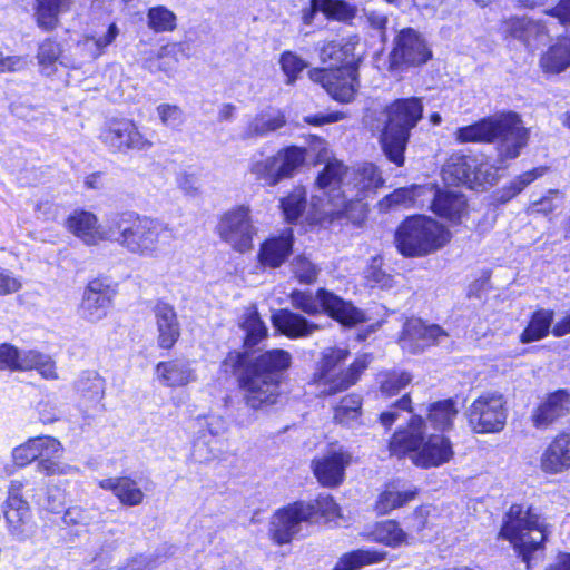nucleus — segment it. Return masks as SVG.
Here are the masks:
<instances>
[{
    "mask_svg": "<svg viewBox=\"0 0 570 570\" xmlns=\"http://www.w3.org/2000/svg\"><path fill=\"white\" fill-rule=\"evenodd\" d=\"M377 380L381 392L386 396H393L411 383L412 375L405 371L392 370L381 372Z\"/></svg>",
    "mask_w": 570,
    "mask_h": 570,
    "instance_id": "51",
    "label": "nucleus"
},
{
    "mask_svg": "<svg viewBox=\"0 0 570 570\" xmlns=\"http://www.w3.org/2000/svg\"><path fill=\"white\" fill-rule=\"evenodd\" d=\"M432 53L421 35L412 29H402L394 40L390 55V68L403 69L425 63Z\"/></svg>",
    "mask_w": 570,
    "mask_h": 570,
    "instance_id": "17",
    "label": "nucleus"
},
{
    "mask_svg": "<svg viewBox=\"0 0 570 570\" xmlns=\"http://www.w3.org/2000/svg\"><path fill=\"white\" fill-rule=\"evenodd\" d=\"M154 314L158 332V346L169 350L180 336V325L177 314L171 305L164 302L156 303Z\"/></svg>",
    "mask_w": 570,
    "mask_h": 570,
    "instance_id": "29",
    "label": "nucleus"
},
{
    "mask_svg": "<svg viewBox=\"0 0 570 570\" xmlns=\"http://www.w3.org/2000/svg\"><path fill=\"white\" fill-rule=\"evenodd\" d=\"M540 469L547 474L570 469V433H560L548 444L540 456Z\"/></svg>",
    "mask_w": 570,
    "mask_h": 570,
    "instance_id": "26",
    "label": "nucleus"
},
{
    "mask_svg": "<svg viewBox=\"0 0 570 570\" xmlns=\"http://www.w3.org/2000/svg\"><path fill=\"white\" fill-rule=\"evenodd\" d=\"M543 168H534L530 171L523 173L518 176L514 180L510 183L508 187L504 188L500 199L501 202H508L518 194H520L528 185L534 181L537 178L543 175Z\"/></svg>",
    "mask_w": 570,
    "mask_h": 570,
    "instance_id": "55",
    "label": "nucleus"
},
{
    "mask_svg": "<svg viewBox=\"0 0 570 570\" xmlns=\"http://www.w3.org/2000/svg\"><path fill=\"white\" fill-rule=\"evenodd\" d=\"M292 268L302 283L311 284L317 278L318 268L305 256L295 257L292 262Z\"/></svg>",
    "mask_w": 570,
    "mask_h": 570,
    "instance_id": "61",
    "label": "nucleus"
},
{
    "mask_svg": "<svg viewBox=\"0 0 570 570\" xmlns=\"http://www.w3.org/2000/svg\"><path fill=\"white\" fill-rule=\"evenodd\" d=\"M240 326L245 332V346L253 347L267 335V327L261 320L255 307L246 309L242 316Z\"/></svg>",
    "mask_w": 570,
    "mask_h": 570,
    "instance_id": "45",
    "label": "nucleus"
},
{
    "mask_svg": "<svg viewBox=\"0 0 570 570\" xmlns=\"http://www.w3.org/2000/svg\"><path fill=\"white\" fill-rule=\"evenodd\" d=\"M376 542L389 547H397L406 541V533L400 528L394 520H385L375 525L372 532Z\"/></svg>",
    "mask_w": 570,
    "mask_h": 570,
    "instance_id": "49",
    "label": "nucleus"
},
{
    "mask_svg": "<svg viewBox=\"0 0 570 570\" xmlns=\"http://www.w3.org/2000/svg\"><path fill=\"white\" fill-rule=\"evenodd\" d=\"M216 456L213 439H207V434H198L191 449V459L198 463H205Z\"/></svg>",
    "mask_w": 570,
    "mask_h": 570,
    "instance_id": "64",
    "label": "nucleus"
},
{
    "mask_svg": "<svg viewBox=\"0 0 570 570\" xmlns=\"http://www.w3.org/2000/svg\"><path fill=\"white\" fill-rule=\"evenodd\" d=\"M475 163L478 165L472 169L470 188L479 189L487 185L492 186L498 180L500 167H495L483 156H475Z\"/></svg>",
    "mask_w": 570,
    "mask_h": 570,
    "instance_id": "48",
    "label": "nucleus"
},
{
    "mask_svg": "<svg viewBox=\"0 0 570 570\" xmlns=\"http://www.w3.org/2000/svg\"><path fill=\"white\" fill-rule=\"evenodd\" d=\"M350 55V47L336 41H330L321 48L320 57L323 62H328V68H337L344 63Z\"/></svg>",
    "mask_w": 570,
    "mask_h": 570,
    "instance_id": "56",
    "label": "nucleus"
},
{
    "mask_svg": "<svg viewBox=\"0 0 570 570\" xmlns=\"http://www.w3.org/2000/svg\"><path fill=\"white\" fill-rule=\"evenodd\" d=\"M97 483L100 489L110 491L122 505L137 507L144 502V491L138 482L129 476L101 479Z\"/></svg>",
    "mask_w": 570,
    "mask_h": 570,
    "instance_id": "32",
    "label": "nucleus"
},
{
    "mask_svg": "<svg viewBox=\"0 0 570 570\" xmlns=\"http://www.w3.org/2000/svg\"><path fill=\"white\" fill-rule=\"evenodd\" d=\"M63 448L59 440L50 435H40L28 439L24 443L12 450V460L22 468L38 460L39 472L51 475H70L79 471L77 466L58 461Z\"/></svg>",
    "mask_w": 570,
    "mask_h": 570,
    "instance_id": "10",
    "label": "nucleus"
},
{
    "mask_svg": "<svg viewBox=\"0 0 570 570\" xmlns=\"http://www.w3.org/2000/svg\"><path fill=\"white\" fill-rule=\"evenodd\" d=\"M193 428L197 434H209L213 438L220 435L226 430L224 419L217 414H208L204 416H197L193 421Z\"/></svg>",
    "mask_w": 570,
    "mask_h": 570,
    "instance_id": "54",
    "label": "nucleus"
},
{
    "mask_svg": "<svg viewBox=\"0 0 570 570\" xmlns=\"http://www.w3.org/2000/svg\"><path fill=\"white\" fill-rule=\"evenodd\" d=\"M175 14L165 7L151 8L148 13V24L155 31H168L175 27Z\"/></svg>",
    "mask_w": 570,
    "mask_h": 570,
    "instance_id": "59",
    "label": "nucleus"
},
{
    "mask_svg": "<svg viewBox=\"0 0 570 570\" xmlns=\"http://www.w3.org/2000/svg\"><path fill=\"white\" fill-rule=\"evenodd\" d=\"M362 400L356 394L343 397L334 409V419L341 424H350L361 414Z\"/></svg>",
    "mask_w": 570,
    "mask_h": 570,
    "instance_id": "53",
    "label": "nucleus"
},
{
    "mask_svg": "<svg viewBox=\"0 0 570 570\" xmlns=\"http://www.w3.org/2000/svg\"><path fill=\"white\" fill-rule=\"evenodd\" d=\"M24 483L27 487V489L24 490V495L27 499L32 500L36 504L40 505L41 508L48 511L59 512V510L62 507V501L56 500L50 495H43V491L46 489L45 480H40L39 482L36 483L26 481Z\"/></svg>",
    "mask_w": 570,
    "mask_h": 570,
    "instance_id": "52",
    "label": "nucleus"
},
{
    "mask_svg": "<svg viewBox=\"0 0 570 570\" xmlns=\"http://www.w3.org/2000/svg\"><path fill=\"white\" fill-rule=\"evenodd\" d=\"M428 193H432V186L413 185L411 187L399 188L385 196L380 202V206L383 209H391L399 206L409 207L413 205L420 196H425Z\"/></svg>",
    "mask_w": 570,
    "mask_h": 570,
    "instance_id": "43",
    "label": "nucleus"
},
{
    "mask_svg": "<svg viewBox=\"0 0 570 570\" xmlns=\"http://www.w3.org/2000/svg\"><path fill=\"white\" fill-rule=\"evenodd\" d=\"M544 520L532 508L512 504L507 512L500 537L508 540L530 568L534 556L543 550L548 537Z\"/></svg>",
    "mask_w": 570,
    "mask_h": 570,
    "instance_id": "6",
    "label": "nucleus"
},
{
    "mask_svg": "<svg viewBox=\"0 0 570 570\" xmlns=\"http://www.w3.org/2000/svg\"><path fill=\"white\" fill-rule=\"evenodd\" d=\"M61 53V47L58 42L51 39H46L41 42L37 52L40 72L48 77L52 76L57 71V65L76 68L75 65L65 61Z\"/></svg>",
    "mask_w": 570,
    "mask_h": 570,
    "instance_id": "40",
    "label": "nucleus"
},
{
    "mask_svg": "<svg viewBox=\"0 0 570 570\" xmlns=\"http://www.w3.org/2000/svg\"><path fill=\"white\" fill-rule=\"evenodd\" d=\"M115 294V288L107 281L102 278L90 281L83 291L79 307L81 317L91 323L105 318Z\"/></svg>",
    "mask_w": 570,
    "mask_h": 570,
    "instance_id": "21",
    "label": "nucleus"
},
{
    "mask_svg": "<svg viewBox=\"0 0 570 570\" xmlns=\"http://www.w3.org/2000/svg\"><path fill=\"white\" fill-rule=\"evenodd\" d=\"M160 124L170 129H177L184 124V111L177 105L160 104L156 108Z\"/></svg>",
    "mask_w": 570,
    "mask_h": 570,
    "instance_id": "60",
    "label": "nucleus"
},
{
    "mask_svg": "<svg viewBox=\"0 0 570 570\" xmlns=\"http://www.w3.org/2000/svg\"><path fill=\"white\" fill-rule=\"evenodd\" d=\"M99 138L112 153L147 151L154 146L153 141L129 119L108 121L101 129Z\"/></svg>",
    "mask_w": 570,
    "mask_h": 570,
    "instance_id": "15",
    "label": "nucleus"
},
{
    "mask_svg": "<svg viewBox=\"0 0 570 570\" xmlns=\"http://www.w3.org/2000/svg\"><path fill=\"white\" fill-rule=\"evenodd\" d=\"M293 243L292 228H286L279 235L265 239L257 254L258 264L264 268H278L292 254Z\"/></svg>",
    "mask_w": 570,
    "mask_h": 570,
    "instance_id": "25",
    "label": "nucleus"
},
{
    "mask_svg": "<svg viewBox=\"0 0 570 570\" xmlns=\"http://www.w3.org/2000/svg\"><path fill=\"white\" fill-rule=\"evenodd\" d=\"M416 495V489L406 488L400 480L389 482L380 493L375 510L380 514H387L412 501Z\"/></svg>",
    "mask_w": 570,
    "mask_h": 570,
    "instance_id": "35",
    "label": "nucleus"
},
{
    "mask_svg": "<svg viewBox=\"0 0 570 570\" xmlns=\"http://www.w3.org/2000/svg\"><path fill=\"white\" fill-rule=\"evenodd\" d=\"M67 228L87 245H97L112 238V217L107 225H98L95 214L87 210H75L66 222Z\"/></svg>",
    "mask_w": 570,
    "mask_h": 570,
    "instance_id": "23",
    "label": "nucleus"
},
{
    "mask_svg": "<svg viewBox=\"0 0 570 570\" xmlns=\"http://www.w3.org/2000/svg\"><path fill=\"white\" fill-rule=\"evenodd\" d=\"M351 460V454L342 448L331 449L321 458L313 460L314 474L323 485L336 487L342 483L345 468Z\"/></svg>",
    "mask_w": 570,
    "mask_h": 570,
    "instance_id": "24",
    "label": "nucleus"
},
{
    "mask_svg": "<svg viewBox=\"0 0 570 570\" xmlns=\"http://www.w3.org/2000/svg\"><path fill=\"white\" fill-rule=\"evenodd\" d=\"M19 372L36 370L46 380H57L58 374L51 356L36 350H21Z\"/></svg>",
    "mask_w": 570,
    "mask_h": 570,
    "instance_id": "39",
    "label": "nucleus"
},
{
    "mask_svg": "<svg viewBox=\"0 0 570 570\" xmlns=\"http://www.w3.org/2000/svg\"><path fill=\"white\" fill-rule=\"evenodd\" d=\"M314 8H318L327 18L341 22H350L356 16V8L344 0H312Z\"/></svg>",
    "mask_w": 570,
    "mask_h": 570,
    "instance_id": "47",
    "label": "nucleus"
},
{
    "mask_svg": "<svg viewBox=\"0 0 570 570\" xmlns=\"http://www.w3.org/2000/svg\"><path fill=\"white\" fill-rule=\"evenodd\" d=\"M306 190L304 187H295L286 197L281 199V208L288 223L296 222L306 208Z\"/></svg>",
    "mask_w": 570,
    "mask_h": 570,
    "instance_id": "50",
    "label": "nucleus"
},
{
    "mask_svg": "<svg viewBox=\"0 0 570 570\" xmlns=\"http://www.w3.org/2000/svg\"><path fill=\"white\" fill-rule=\"evenodd\" d=\"M312 81L321 83L335 100L348 102L354 98L357 88L356 70L350 66L322 68L309 71Z\"/></svg>",
    "mask_w": 570,
    "mask_h": 570,
    "instance_id": "19",
    "label": "nucleus"
},
{
    "mask_svg": "<svg viewBox=\"0 0 570 570\" xmlns=\"http://www.w3.org/2000/svg\"><path fill=\"white\" fill-rule=\"evenodd\" d=\"M216 232L234 250L246 253L253 248L258 229L253 222L249 207L237 206L220 216Z\"/></svg>",
    "mask_w": 570,
    "mask_h": 570,
    "instance_id": "14",
    "label": "nucleus"
},
{
    "mask_svg": "<svg viewBox=\"0 0 570 570\" xmlns=\"http://www.w3.org/2000/svg\"><path fill=\"white\" fill-rule=\"evenodd\" d=\"M119 33V29L115 23L108 26L106 31H95L92 35H87L79 48L88 52L89 58L96 59L100 57L105 49L114 42Z\"/></svg>",
    "mask_w": 570,
    "mask_h": 570,
    "instance_id": "44",
    "label": "nucleus"
},
{
    "mask_svg": "<svg viewBox=\"0 0 570 570\" xmlns=\"http://www.w3.org/2000/svg\"><path fill=\"white\" fill-rule=\"evenodd\" d=\"M286 120L282 111L268 108L257 114L247 125L243 138L262 137L285 126Z\"/></svg>",
    "mask_w": 570,
    "mask_h": 570,
    "instance_id": "38",
    "label": "nucleus"
},
{
    "mask_svg": "<svg viewBox=\"0 0 570 570\" xmlns=\"http://www.w3.org/2000/svg\"><path fill=\"white\" fill-rule=\"evenodd\" d=\"M314 517V508L299 501L276 511L271 521V534L278 544L288 543L301 532L303 523Z\"/></svg>",
    "mask_w": 570,
    "mask_h": 570,
    "instance_id": "18",
    "label": "nucleus"
},
{
    "mask_svg": "<svg viewBox=\"0 0 570 570\" xmlns=\"http://www.w3.org/2000/svg\"><path fill=\"white\" fill-rule=\"evenodd\" d=\"M281 67L283 72L287 77V83L292 85L295 82L298 73H301L305 68L306 63L298 56L293 52H284L281 56Z\"/></svg>",
    "mask_w": 570,
    "mask_h": 570,
    "instance_id": "62",
    "label": "nucleus"
},
{
    "mask_svg": "<svg viewBox=\"0 0 570 570\" xmlns=\"http://www.w3.org/2000/svg\"><path fill=\"white\" fill-rule=\"evenodd\" d=\"M346 177L344 190L347 195V212L352 207L363 208L361 200L383 184L382 176L373 164L348 169Z\"/></svg>",
    "mask_w": 570,
    "mask_h": 570,
    "instance_id": "22",
    "label": "nucleus"
},
{
    "mask_svg": "<svg viewBox=\"0 0 570 570\" xmlns=\"http://www.w3.org/2000/svg\"><path fill=\"white\" fill-rule=\"evenodd\" d=\"M411 399L407 394L403 395L399 401L392 404L386 411L380 415V422L385 428H391L403 412H411Z\"/></svg>",
    "mask_w": 570,
    "mask_h": 570,
    "instance_id": "63",
    "label": "nucleus"
},
{
    "mask_svg": "<svg viewBox=\"0 0 570 570\" xmlns=\"http://www.w3.org/2000/svg\"><path fill=\"white\" fill-rule=\"evenodd\" d=\"M458 413L455 402L451 399L434 402L429 406L428 421L435 430L449 431L453 428Z\"/></svg>",
    "mask_w": 570,
    "mask_h": 570,
    "instance_id": "41",
    "label": "nucleus"
},
{
    "mask_svg": "<svg viewBox=\"0 0 570 570\" xmlns=\"http://www.w3.org/2000/svg\"><path fill=\"white\" fill-rule=\"evenodd\" d=\"M75 6V0H36L37 24L45 30L57 27L59 16L69 12Z\"/></svg>",
    "mask_w": 570,
    "mask_h": 570,
    "instance_id": "37",
    "label": "nucleus"
},
{
    "mask_svg": "<svg viewBox=\"0 0 570 570\" xmlns=\"http://www.w3.org/2000/svg\"><path fill=\"white\" fill-rule=\"evenodd\" d=\"M553 321V312L550 309L537 311L527 328L522 332L520 340L522 343L534 342L543 338L551 327Z\"/></svg>",
    "mask_w": 570,
    "mask_h": 570,
    "instance_id": "46",
    "label": "nucleus"
},
{
    "mask_svg": "<svg viewBox=\"0 0 570 570\" xmlns=\"http://www.w3.org/2000/svg\"><path fill=\"white\" fill-rule=\"evenodd\" d=\"M454 137L460 144L498 140L499 158L503 161L519 156L520 150L528 142L529 135L519 116L514 112H508L458 128Z\"/></svg>",
    "mask_w": 570,
    "mask_h": 570,
    "instance_id": "4",
    "label": "nucleus"
},
{
    "mask_svg": "<svg viewBox=\"0 0 570 570\" xmlns=\"http://www.w3.org/2000/svg\"><path fill=\"white\" fill-rule=\"evenodd\" d=\"M428 194L433 196L431 208L438 216L456 224L466 215L468 204L462 194L433 188Z\"/></svg>",
    "mask_w": 570,
    "mask_h": 570,
    "instance_id": "31",
    "label": "nucleus"
},
{
    "mask_svg": "<svg viewBox=\"0 0 570 570\" xmlns=\"http://www.w3.org/2000/svg\"><path fill=\"white\" fill-rule=\"evenodd\" d=\"M449 234L438 222L425 216L404 220L395 233L399 252L406 257H421L443 247Z\"/></svg>",
    "mask_w": 570,
    "mask_h": 570,
    "instance_id": "9",
    "label": "nucleus"
},
{
    "mask_svg": "<svg viewBox=\"0 0 570 570\" xmlns=\"http://www.w3.org/2000/svg\"><path fill=\"white\" fill-rule=\"evenodd\" d=\"M385 114L382 149L390 161L402 166L410 132L422 118L423 105L419 98L399 99L385 109Z\"/></svg>",
    "mask_w": 570,
    "mask_h": 570,
    "instance_id": "7",
    "label": "nucleus"
},
{
    "mask_svg": "<svg viewBox=\"0 0 570 570\" xmlns=\"http://www.w3.org/2000/svg\"><path fill=\"white\" fill-rule=\"evenodd\" d=\"M570 412V394L564 390L548 395L532 413L533 425L538 429L547 428L556 420Z\"/></svg>",
    "mask_w": 570,
    "mask_h": 570,
    "instance_id": "30",
    "label": "nucleus"
},
{
    "mask_svg": "<svg viewBox=\"0 0 570 570\" xmlns=\"http://www.w3.org/2000/svg\"><path fill=\"white\" fill-rule=\"evenodd\" d=\"M24 489L26 483L20 480L11 481L9 487L4 518L12 530H19L30 518L29 504L22 498Z\"/></svg>",
    "mask_w": 570,
    "mask_h": 570,
    "instance_id": "34",
    "label": "nucleus"
},
{
    "mask_svg": "<svg viewBox=\"0 0 570 570\" xmlns=\"http://www.w3.org/2000/svg\"><path fill=\"white\" fill-rule=\"evenodd\" d=\"M350 352L343 347H330L322 352L314 373V383L321 393L332 395L354 385L361 373L367 367L365 357L356 358L348 367H344Z\"/></svg>",
    "mask_w": 570,
    "mask_h": 570,
    "instance_id": "8",
    "label": "nucleus"
},
{
    "mask_svg": "<svg viewBox=\"0 0 570 570\" xmlns=\"http://www.w3.org/2000/svg\"><path fill=\"white\" fill-rule=\"evenodd\" d=\"M112 235L110 242L148 258L159 257L173 239V230L166 224L134 212L112 216Z\"/></svg>",
    "mask_w": 570,
    "mask_h": 570,
    "instance_id": "2",
    "label": "nucleus"
},
{
    "mask_svg": "<svg viewBox=\"0 0 570 570\" xmlns=\"http://www.w3.org/2000/svg\"><path fill=\"white\" fill-rule=\"evenodd\" d=\"M156 375L160 383L168 387H183L197 381L194 362L188 360L159 362Z\"/></svg>",
    "mask_w": 570,
    "mask_h": 570,
    "instance_id": "27",
    "label": "nucleus"
},
{
    "mask_svg": "<svg viewBox=\"0 0 570 570\" xmlns=\"http://www.w3.org/2000/svg\"><path fill=\"white\" fill-rule=\"evenodd\" d=\"M385 558V552L374 549H357L344 553L333 570H358L362 567L379 563Z\"/></svg>",
    "mask_w": 570,
    "mask_h": 570,
    "instance_id": "42",
    "label": "nucleus"
},
{
    "mask_svg": "<svg viewBox=\"0 0 570 570\" xmlns=\"http://www.w3.org/2000/svg\"><path fill=\"white\" fill-rule=\"evenodd\" d=\"M78 390L91 401L99 402L105 394V381L97 373L88 374L86 379L78 382Z\"/></svg>",
    "mask_w": 570,
    "mask_h": 570,
    "instance_id": "57",
    "label": "nucleus"
},
{
    "mask_svg": "<svg viewBox=\"0 0 570 570\" xmlns=\"http://www.w3.org/2000/svg\"><path fill=\"white\" fill-rule=\"evenodd\" d=\"M505 405L504 396L499 392L480 394L465 411L469 426L478 434L501 432L508 417Z\"/></svg>",
    "mask_w": 570,
    "mask_h": 570,
    "instance_id": "13",
    "label": "nucleus"
},
{
    "mask_svg": "<svg viewBox=\"0 0 570 570\" xmlns=\"http://www.w3.org/2000/svg\"><path fill=\"white\" fill-rule=\"evenodd\" d=\"M476 165L475 156L453 154L443 166V179L450 184H461L470 188L472 169L476 168Z\"/></svg>",
    "mask_w": 570,
    "mask_h": 570,
    "instance_id": "36",
    "label": "nucleus"
},
{
    "mask_svg": "<svg viewBox=\"0 0 570 570\" xmlns=\"http://www.w3.org/2000/svg\"><path fill=\"white\" fill-rule=\"evenodd\" d=\"M291 362L287 351L272 350L249 364L239 383L245 404L253 410L275 404L279 396V372L288 368Z\"/></svg>",
    "mask_w": 570,
    "mask_h": 570,
    "instance_id": "3",
    "label": "nucleus"
},
{
    "mask_svg": "<svg viewBox=\"0 0 570 570\" xmlns=\"http://www.w3.org/2000/svg\"><path fill=\"white\" fill-rule=\"evenodd\" d=\"M562 203L563 195L557 189H550L547 195L541 198L531 200L528 210L531 213L548 215L560 207Z\"/></svg>",
    "mask_w": 570,
    "mask_h": 570,
    "instance_id": "58",
    "label": "nucleus"
},
{
    "mask_svg": "<svg viewBox=\"0 0 570 570\" xmlns=\"http://www.w3.org/2000/svg\"><path fill=\"white\" fill-rule=\"evenodd\" d=\"M557 41L550 45L539 59L544 73L559 75L570 67V37L556 35Z\"/></svg>",
    "mask_w": 570,
    "mask_h": 570,
    "instance_id": "33",
    "label": "nucleus"
},
{
    "mask_svg": "<svg viewBox=\"0 0 570 570\" xmlns=\"http://www.w3.org/2000/svg\"><path fill=\"white\" fill-rule=\"evenodd\" d=\"M570 24V0H560L544 17L512 16L501 21L500 33L505 40H515L527 50L535 51L558 35L560 27Z\"/></svg>",
    "mask_w": 570,
    "mask_h": 570,
    "instance_id": "5",
    "label": "nucleus"
},
{
    "mask_svg": "<svg viewBox=\"0 0 570 570\" xmlns=\"http://www.w3.org/2000/svg\"><path fill=\"white\" fill-rule=\"evenodd\" d=\"M448 337V332L441 326L428 324L421 318H410L403 325L399 343L403 351L417 354L441 344Z\"/></svg>",
    "mask_w": 570,
    "mask_h": 570,
    "instance_id": "20",
    "label": "nucleus"
},
{
    "mask_svg": "<svg viewBox=\"0 0 570 570\" xmlns=\"http://www.w3.org/2000/svg\"><path fill=\"white\" fill-rule=\"evenodd\" d=\"M306 150L291 146L278 150L274 156L253 158L249 173L264 186L274 187L281 180L291 178L304 165Z\"/></svg>",
    "mask_w": 570,
    "mask_h": 570,
    "instance_id": "12",
    "label": "nucleus"
},
{
    "mask_svg": "<svg viewBox=\"0 0 570 570\" xmlns=\"http://www.w3.org/2000/svg\"><path fill=\"white\" fill-rule=\"evenodd\" d=\"M274 327L289 338H305L320 330V325L289 309H278L272 315Z\"/></svg>",
    "mask_w": 570,
    "mask_h": 570,
    "instance_id": "28",
    "label": "nucleus"
},
{
    "mask_svg": "<svg viewBox=\"0 0 570 570\" xmlns=\"http://www.w3.org/2000/svg\"><path fill=\"white\" fill-rule=\"evenodd\" d=\"M347 173L348 169L341 161L332 159L316 178V186L322 194L316 197L332 206L327 212L332 215L347 214V195L344 190Z\"/></svg>",
    "mask_w": 570,
    "mask_h": 570,
    "instance_id": "16",
    "label": "nucleus"
},
{
    "mask_svg": "<svg viewBox=\"0 0 570 570\" xmlns=\"http://www.w3.org/2000/svg\"><path fill=\"white\" fill-rule=\"evenodd\" d=\"M426 423L420 415H412L407 426L399 429L389 443L392 456L409 455L412 463L422 469L441 466L454 455L451 440L443 434L425 436Z\"/></svg>",
    "mask_w": 570,
    "mask_h": 570,
    "instance_id": "1",
    "label": "nucleus"
},
{
    "mask_svg": "<svg viewBox=\"0 0 570 570\" xmlns=\"http://www.w3.org/2000/svg\"><path fill=\"white\" fill-rule=\"evenodd\" d=\"M289 298L296 309L309 315L325 311L345 326H353L365 321V315L361 309L324 288L318 289L315 295L312 292L294 291Z\"/></svg>",
    "mask_w": 570,
    "mask_h": 570,
    "instance_id": "11",
    "label": "nucleus"
}]
</instances>
